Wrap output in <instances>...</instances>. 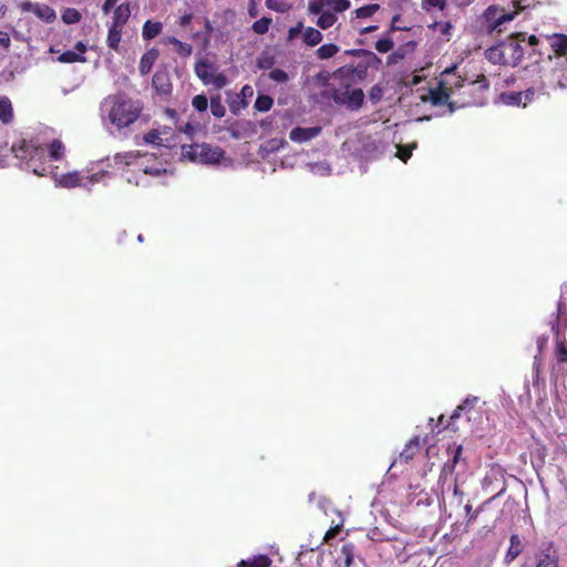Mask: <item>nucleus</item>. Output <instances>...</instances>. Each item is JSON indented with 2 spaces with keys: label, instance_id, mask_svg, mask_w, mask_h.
Masks as SVG:
<instances>
[{
  "label": "nucleus",
  "instance_id": "obj_34",
  "mask_svg": "<svg viewBox=\"0 0 567 567\" xmlns=\"http://www.w3.org/2000/svg\"><path fill=\"white\" fill-rule=\"evenodd\" d=\"M354 545L352 543L343 544L341 547V555L343 557L344 567H351L354 559Z\"/></svg>",
  "mask_w": 567,
  "mask_h": 567
},
{
  "label": "nucleus",
  "instance_id": "obj_35",
  "mask_svg": "<svg viewBox=\"0 0 567 567\" xmlns=\"http://www.w3.org/2000/svg\"><path fill=\"white\" fill-rule=\"evenodd\" d=\"M61 18L65 24H74L81 21L82 16L79 10L74 8H66L62 12Z\"/></svg>",
  "mask_w": 567,
  "mask_h": 567
},
{
  "label": "nucleus",
  "instance_id": "obj_15",
  "mask_svg": "<svg viewBox=\"0 0 567 567\" xmlns=\"http://www.w3.org/2000/svg\"><path fill=\"white\" fill-rule=\"evenodd\" d=\"M131 17V6L128 2L121 3L113 11L112 23L115 27H124Z\"/></svg>",
  "mask_w": 567,
  "mask_h": 567
},
{
  "label": "nucleus",
  "instance_id": "obj_4",
  "mask_svg": "<svg viewBox=\"0 0 567 567\" xmlns=\"http://www.w3.org/2000/svg\"><path fill=\"white\" fill-rule=\"evenodd\" d=\"M566 306L563 301L557 305L556 319L550 322L551 331L555 334L554 359L556 361L554 370L567 372V341L561 330L567 329V319L565 318Z\"/></svg>",
  "mask_w": 567,
  "mask_h": 567
},
{
  "label": "nucleus",
  "instance_id": "obj_59",
  "mask_svg": "<svg viewBox=\"0 0 567 567\" xmlns=\"http://www.w3.org/2000/svg\"><path fill=\"white\" fill-rule=\"evenodd\" d=\"M0 45L3 48H9L10 45V38L7 32L0 31Z\"/></svg>",
  "mask_w": 567,
  "mask_h": 567
},
{
  "label": "nucleus",
  "instance_id": "obj_60",
  "mask_svg": "<svg viewBox=\"0 0 567 567\" xmlns=\"http://www.w3.org/2000/svg\"><path fill=\"white\" fill-rule=\"evenodd\" d=\"M547 341H548V338L545 337V336H542V337L537 338L536 342H537V348H538L539 354L543 352L544 348L546 347Z\"/></svg>",
  "mask_w": 567,
  "mask_h": 567
},
{
  "label": "nucleus",
  "instance_id": "obj_43",
  "mask_svg": "<svg viewBox=\"0 0 567 567\" xmlns=\"http://www.w3.org/2000/svg\"><path fill=\"white\" fill-rule=\"evenodd\" d=\"M416 147V144L399 145L396 156L404 163L412 156V151Z\"/></svg>",
  "mask_w": 567,
  "mask_h": 567
},
{
  "label": "nucleus",
  "instance_id": "obj_8",
  "mask_svg": "<svg viewBox=\"0 0 567 567\" xmlns=\"http://www.w3.org/2000/svg\"><path fill=\"white\" fill-rule=\"evenodd\" d=\"M195 73L204 84H213L217 89H221L227 84V78L223 73H218L215 65L208 60H200L195 64Z\"/></svg>",
  "mask_w": 567,
  "mask_h": 567
},
{
  "label": "nucleus",
  "instance_id": "obj_39",
  "mask_svg": "<svg viewBox=\"0 0 567 567\" xmlns=\"http://www.w3.org/2000/svg\"><path fill=\"white\" fill-rule=\"evenodd\" d=\"M501 100L507 105H522L523 93L519 92H504L501 94Z\"/></svg>",
  "mask_w": 567,
  "mask_h": 567
},
{
  "label": "nucleus",
  "instance_id": "obj_25",
  "mask_svg": "<svg viewBox=\"0 0 567 567\" xmlns=\"http://www.w3.org/2000/svg\"><path fill=\"white\" fill-rule=\"evenodd\" d=\"M122 27H115L111 24L107 32L106 43L109 48L116 52L120 50V43L122 40Z\"/></svg>",
  "mask_w": 567,
  "mask_h": 567
},
{
  "label": "nucleus",
  "instance_id": "obj_37",
  "mask_svg": "<svg viewBox=\"0 0 567 567\" xmlns=\"http://www.w3.org/2000/svg\"><path fill=\"white\" fill-rule=\"evenodd\" d=\"M58 61L60 63H75V62H85L86 59L84 55L79 54L73 51H65L58 56Z\"/></svg>",
  "mask_w": 567,
  "mask_h": 567
},
{
  "label": "nucleus",
  "instance_id": "obj_52",
  "mask_svg": "<svg viewBox=\"0 0 567 567\" xmlns=\"http://www.w3.org/2000/svg\"><path fill=\"white\" fill-rule=\"evenodd\" d=\"M471 84H478L481 90H487L489 87V82L484 74H481L476 78L475 81H472Z\"/></svg>",
  "mask_w": 567,
  "mask_h": 567
},
{
  "label": "nucleus",
  "instance_id": "obj_33",
  "mask_svg": "<svg viewBox=\"0 0 567 567\" xmlns=\"http://www.w3.org/2000/svg\"><path fill=\"white\" fill-rule=\"evenodd\" d=\"M209 107L212 114L217 118H221L226 114V109L221 102L220 95L210 99Z\"/></svg>",
  "mask_w": 567,
  "mask_h": 567
},
{
  "label": "nucleus",
  "instance_id": "obj_51",
  "mask_svg": "<svg viewBox=\"0 0 567 567\" xmlns=\"http://www.w3.org/2000/svg\"><path fill=\"white\" fill-rule=\"evenodd\" d=\"M482 508H483V505L481 507H478L475 512H472V505L467 504L465 506V511H466L467 516H468L467 523L475 522L477 519V515L482 511Z\"/></svg>",
  "mask_w": 567,
  "mask_h": 567
},
{
  "label": "nucleus",
  "instance_id": "obj_47",
  "mask_svg": "<svg viewBox=\"0 0 567 567\" xmlns=\"http://www.w3.org/2000/svg\"><path fill=\"white\" fill-rule=\"evenodd\" d=\"M144 142L153 145H161L162 138L159 137V132L157 130H151L144 135Z\"/></svg>",
  "mask_w": 567,
  "mask_h": 567
},
{
  "label": "nucleus",
  "instance_id": "obj_26",
  "mask_svg": "<svg viewBox=\"0 0 567 567\" xmlns=\"http://www.w3.org/2000/svg\"><path fill=\"white\" fill-rule=\"evenodd\" d=\"M323 39L322 33L312 27H307L302 33V41L309 47L319 44Z\"/></svg>",
  "mask_w": 567,
  "mask_h": 567
},
{
  "label": "nucleus",
  "instance_id": "obj_9",
  "mask_svg": "<svg viewBox=\"0 0 567 567\" xmlns=\"http://www.w3.org/2000/svg\"><path fill=\"white\" fill-rule=\"evenodd\" d=\"M533 565L526 561L522 567H558L559 555L553 543L544 544L533 556Z\"/></svg>",
  "mask_w": 567,
  "mask_h": 567
},
{
  "label": "nucleus",
  "instance_id": "obj_36",
  "mask_svg": "<svg viewBox=\"0 0 567 567\" xmlns=\"http://www.w3.org/2000/svg\"><path fill=\"white\" fill-rule=\"evenodd\" d=\"M274 105V100L271 96L266 94H260L257 96L255 101V109L259 112H267L269 111Z\"/></svg>",
  "mask_w": 567,
  "mask_h": 567
},
{
  "label": "nucleus",
  "instance_id": "obj_21",
  "mask_svg": "<svg viewBox=\"0 0 567 567\" xmlns=\"http://www.w3.org/2000/svg\"><path fill=\"white\" fill-rule=\"evenodd\" d=\"M430 100L433 105H444L449 103L450 92L441 82L439 87L430 90Z\"/></svg>",
  "mask_w": 567,
  "mask_h": 567
},
{
  "label": "nucleus",
  "instance_id": "obj_63",
  "mask_svg": "<svg viewBox=\"0 0 567 567\" xmlns=\"http://www.w3.org/2000/svg\"><path fill=\"white\" fill-rule=\"evenodd\" d=\"M378 30V25H369L360 30V34H368Z\"/></svg>",
  "mask_w": 567,
  "mask_h": 567
},
{
  "label": "nucleus",
  "instance_id": "obj_46",
  "mask_svg": "<svg viewBox=\"0 0 567 567\" xmlns=\"http://www.w3.org/2000/svg\"><path fill=\"white\" fill-rule=\"evenodd\" d=\"M268 78L277 83H286L289 81V75L281 69H274L269 72Z\"/></svg>",
  "mask_w": 567,
  "mask_h": 567
},
{
  "label": "nucleus",
  "instance_id": "obj_45",
  "mask_svg": "<svg viewBox=\"0 0 567 567\" xmlns=\"http://www.w3.org/2000/svg\"><path fill=\"white\" fill-rule=\"evenodd\" d=\"M193 107L198 112H205L208 107V100L205 94H197L192 100Z\"/></svg>",
  "mask_w": 567,
  "mask_h": 567
},
{
  "label": "nucleus",
  "instance_id": "obj_40",
  "mask_svg": "<svg viewBox=\"0 0 567 567\" xmlns=\"http://www.w3.org/2000/svg\"><path fill=\"white\" fill-rule=\"evenodd\" d=\"M477 398L474 396V398H466L462 404H460L455 410L454 412L452 413V415L450 416V420L451 422H454L455 420H457L460 416H461V412L463 410H465L467 406H473L477 403Z\"/></svg>",
  "mask_w": 567,
  "mask_h": 567
},
{
  "label": "nucleus",
  "instance_id": "obj_6",
  "mask_svg": "<svg viewBox=\"0 0 567 567\" xmlns=\"http://www.w3.org/2000/svg\"><path fill=\"white\" fill-rule=\"evenodd\" d=\"M11 152L14 157L25 162L29 168H32L33 173L42 176L43 173L37 167H33L32 163L39 161L43 162L45 158V150L41 145H37L32 141L21 140L14 143L11 147Z\"/></svg>",
  "mask_w": 567,
  "mask_h": 567
},
{
  "label": "nucleus",
  "instance_id": "obj_44",
  "mask_svg": "<svg viewBox=\"0 0 567 567\" xmlns=\"http://www.w3.org/2000/svg\"><path fill=\"white\" fill-rule=\"evenodd\" d=\"M374 47L378 52L388 53L393 49L394 42L390 37H386L378 40Z\"/></svg>",
  "mask_w": 567,
  "mask_h": 567
},
{
  "label": "nucleus",
  "instance_id": "obj_20",
  "mask_svg": "<svg viewBox=\"0 0 567 567\" xmlns=\"http://www.w3.org/2000/svg\"><path fill=\"white\" fill-rule=\"evenodd\" d=\"M84 177L76 171L62 174L58 178V184L64 188H74L82 185Z\"/></svg>",
  "mask_w": 567,
  "mask_h": 567
},
{
  "label": "nucleus",
  "instance_id": "obj_22",
  "mask_svg": "<svg viewBox=\"0 0 567 567\" xmlns=\"http://www.w3.org/2000/svg\"><path fill=\"white\" fill-rule=\"evenodd\" d=\"M158 58V51L155 49H152L144 53L140 61V72L142 75H145L151 72L156 59Z\"/></svg>",
  "mask_w": 567,
  "mask_h": 567
},
{
  "label": "nucleus",
  "instance_id": "obj_7",
  "mask_svg": "<svg viewBox=\"0 0 567 567\" xmlns=\"http://www.w3.org/2000/svg\"><path fill=\"white\" fill-rule=\"evenodd\" d=\"M186 155L192 161H197L203 164H218L225 156V151L218 146L210 144L190 145L186 151Z\"/></svg>",
  "mask_w": 567,
  "mask_h": 567
},
{
  "label": "nucleus",
  "instance_id": "obj_55",
  "mask_svg": "<svg viewBox=\"0 0 567 567\" xmlns=\"http://www.w3.org/2000/svg\"><path fill=\"white\" fill-rule=\"evenodd\" d=\"M267 8L277 11V12H284L285 8L278 2V0H266Z\"/></svg>",
  "mask_w": 567,
  "mask_h": 567
},
{
  "label": "nucleus",
  "instance_id": "obj_17",
  "mask_svg": "<svg viewBox=\"0 0 567 567\" xmlns=\"http://www.w3.org/2000/svg\"><path fill=\"white\" fill-rule=\"evenodd\" d=\"M551 50L557 56H567V35L554 33L548 37Z\"/></svg>",
  "mask_w": 567,
  "mask_h": 567
},
{
  "label": "nucleus",
  "instance_id": "obj_10",
  "mask_svg": "<svg viewBox=\"0 0 567 567\" xmlns=\"http://www.w3.org/2000/svg\"><path fill=\"white\" fill-rule=\"evenodd\" d=\"M523 41H525L524 33H514L507 40L502 41L505 50L506 65L517 66L520 63L524 56V49L520 44Z\"/></svg>",
  "mask_w": 567,
  "mask_h": 567
},
{
  "label": "nucleus",
  "instance_id": "obj_5",
  "mask_svg": "<svg viewBox=\"0 0 567 567\" xmlns=\"http://www.w3.org/2000/svg\"><path fill=\"white\" fill-rule=\"evenodd\" d=\"M527 0H508L507 2L513 6V10H506L499 6H489L484 11V19L486 21V28L489 33H502L501 27L512 21L516 14L527 6L524 4Z\"/></svg>",
  "mask_w": 567,
  "mask_h": 567
},
{
  "label": "nucleus",
  "instance_id": "obj_54",
  "mask_svg": "<svg viewBox=\"0 0 567 567\" xmlns=\"http://www.w3.org/2000/svg\"><path fill=\"white\" fill-rule=\"evenodd\" d=\"M106 175H107V172L101 169L96 173H93V174L86 176V178L90 181V183H97V182L102 181V178Z\"/></svg>",
  "mask_w": 567,
  "mask_h": 567
},
{
  "label": "nucleus",
  "instance_id": "obj_41",
  "mask_svg": "<svg viewBox=\"0 0 567 567\" xmlns=\"http://www.w3.org/2000/svg\"><path fill=\"white\" fill-rule=\"evenodd\" d=\"M447 6V0H421V7L425 11H430L433 8H437L444 11Z\"/></svg>",
  "mask_w": 567,
  "mask_h": 567
},
{
  "label": "nucleus",
  "instance_id": "obj_50",
  "mask_svg": "<svg viewBox=\"0 0 567 567\" xmlns=\"http://www.w3.org/2000/svg\"><path fill=\"white\" fill-rule=\"evenodd\" d=\"M341 530V527L339 525L334 526V527H330L324 536H323V542L326 543H329L331 539H333Z\"/></svg>",
  "mask_w": 567,
  "mask_h": 567
},
{
  "label": "nucleus",
  "instance_id": "obj_30",
  "mask_svg": "<svg viewBox=\"0 0 567 567\" xmlns=\"http://www.w3.org/2000/svg\"><path fill=\"white\" fill-rule=\"evenodd\" d=\"M380 10V4L378 3H371L363 7H360L353 11L355 18L358 19H367L372 17L374 13H377Z\"/></svg>",
  "mask_w": 567,
  "mask_h": 567
},
{
  "label": "nucleus",
  "instance_id": "obj_24",
  "mask_svg": "<svg viewBox=\"0 0 567 567\" xmlns=\"http://www.w3.org/2000/svg\"><path fill=\"white\" fill-rule=\"evenodd\" d=\"M140 157V154L137 152H125V153H117L114 155V165L118 169H123L124 167L131 165L136 161V158Z\"/></svg>",
  "mask_w": 567,
  "mask_h": 567
},
{
  "label": "nucleus",
  "instance_id": "obj_13",
  "mask_svg": "<svg viewBox=\"0 0 567 567\" xmlns=\"http://www.w3.org/2000/svg\"><path fill=\"white\" fill-rule=\"evenodd\" d=\"M320 126L312 127H295L291 130L289 137L292 142L303 143L317 137L321 133Z\"/></svg>",
  "mask_w": 567,
  "mask_h": 567
},
{
  "label": "nucleus",
  "instance_id": "obj_61",
  "mask_svg": "<svg viewBox=\"0 0 567 567\" xmlns=\"http://www.w3.org/2000/svg\"><path fill=\"white\" fill-rule=\"evenodd\" d=\"M303 28L302 22H299L296 27L289 29V39H293L298 33H300Z\"/></svg>",
  "mask_w": 567,
  "mask_h": 567
},
{
  "label": "nucleus",
  "instance_id": "obj_16",
  "mask_svg": "<svg viewBox=\"0 0 567 567\" xmlns=\"http://www.w3.org/2000/svg\"><path fill=\"white\" fill-rule=\"evenodd\" d=\"M421 450L420 436H413L404 446L399 455V461L408 463L411 461L416 453Z\"/></svg>",
  "mask_w": 567,
  "mask_h": 567
},
{
  "label": "nucleus",
  "instance_id": "obj_57",
  "mask_svg": "<svg viewBox=\"0 0 567 567\" xmlns=\"http://www.w3.org/2000/svg\"><path fill=\"white\" fill-rule=\"evenodd\" d=\"M194 16L193 13L190 12H186L185 14H183L179 19H178V24L183 28L187 27L192 20H193Z\"/></svg>",
  "mask_w": 567,
  "mask_h": 567
},
{
  "label": "nucleus",
  "instance_id": "obj_53",
  "mask_svg": "<svg viewBox=\"0 0 567 567\" xmlns=\"http://www.w3.org/2000/svg\"><path fill=\"white\" fill-rule=\"evenodd\" d=\"M523 93V100H522V105L523 106H526V104L528 102H532L534 96H535V90L534 89H527L525 90Z\"/></svg>",
  "mask_w": 567,
  "mask_h": 567
},
{
  "label": "nucleus",
  "instance_id": "obj_62",
  "mask_svg": "<svg viewBox=\"0 0 567 567\" xmlns=\"http://www.w3.org/2000/svg\"><path fill=\"white\" fill-rule=\"evenodd\" d=\"M74 49L80 52V54L83 55V53L86 52L87 48H86V44L83 43L82 41H79L75 45H74Z\"/></svg>",
  "mask_w": 567,
  "mask_h": 567
},
{
  "label": "nucleus",
  "instance_id": "obj_48",
  "mask_svg": "<svg viewBox=\"0 0 567 567\" xmlns=\"http://www.w3.org/2000/svg\"><path fill=\"white\" fill-rule=\"evenodd\" d=\"M383 90L380 85L375 84L369 91V97L373 103H378L382 97Z\"/></svg>",
  "mask_w": 567,
  "mask_h": 567
},
{
  "label": "nucleus",
  "instance_id": "obj_14",
  "mask_svg": "<svg viewBox=\"0 0 567 567\" xmlns=\"http://www.w3.org/2000/svg\"><path fill=\"white\" fill-rule=\"evenodd\" d=\"M524 545L517 534L511 535L509 547L505 554L504 561L509 565L513 563L523 551Z\"/></svg>",
  "mask_w": 567,
  "mask_h": 567
},
{
  "label": "nucleus",
  "instance_id": "obj_32",
  "mask_svg": "<svg viewBox=\"0 0 567 567\" xmlns=\"http://www.w3.org/2000/svg\"><path fill=\"white\" fill-rule=\"evenodd\" d=\"M49 155L52 161H60L64 156V145L60 140H53L50 143Z\"/></svg>",
  "mask_w": 567,
  "mask_h": 567
},
{
  "label": "nucleus",
  "instance_id": "obj_18",
  "mask_svg": "<svg viewBox=\"0 0 567 567\" xmlns=\"http://www.w3.org/2000/svg\"><path fill=\"white\" fill-rule=\"evenodd\" d=\"M485 58L493 64L506 65V56L503 42L488 48L485 51Z\"/></svg>",
  "mask_w": 567,
  "mask_h": 567
},
{
  "label": "nucleus",
  "instance_id": "obj_29",
  "mask_svg": "<svg viewBox=\"0 0 567 567\" xmlns=\"http://www.w3.org/2000/svg\"><path fill=\"white\" fill-rule=\"evenodd\" d=\"M339 52V47L334 43H327L321 45L316 54L320 60H327L334 56Z\"/></svg>",
  "mask_w": 567,
  "mask_h": 567
},
{
  "label": "nucleus",
  "instance_id": "obj_56",
  "mask_svg": "<svg viewBox=\"0 0 567 567\" xmlns=\"http://www.w3.org/2000/svg\"><path fill=\"white\" fill-rule=\"evenodd\" d=\"M178 131L183 132L190 138H193V136L195 134V127L190 123H186L184 126H179Z\"/></svg>",
  "mask_w": 567,
  "mask_h": 567
},
{
  "label": "nucleus",
  "instance_id": "obj_11",
  "mask_svg": "<svg viewBox=\"0 0 567 567\" xmlns=\"http://www.w3.org/2000/svg\"><path fill=\"white\" fill-rule=\"evenodd\" d=\"M22 12H32L37 18L45 23H52L56 19V13L53 8L45 3L31 2L30 0L22 1L19 4Z\"/></svg>",
  "mask_w": 567,
  "mask_h": 567
},
{
  "label": "nucleus",
  "instance_id": "obj_23",
  "mask_svg": "<svg viewBox=\"0 0 567 567\" xmlns=\"http://www.w3.org/2000/svg\"><path fill=\"white\" fill-rule=\"evenodd\" d=\"M13 117V107L10 99L6 95L0 96V121L3 124H10Z\"/></svg>",
  "mask_w": 567,
  "mask_h": 567
},
{
  "label": "nucleus",
  "instance_id": "obj_49",
  "mask_svg": "<svg viewBox=\"0 0 567 567\" xmlns=\"http://www.w3.org/2000/svg\"><path fill=\"white\" fill-rule=\"evenodd\" d=\"M462 452H463L462 445L454 446L451 464H447V466H450L451 470H453L455 467V465L458 463Z\"/></svg>",
  "mask_w": 567,
  "mask_h": 567
},
{
  "label": "nucleus",
  "instance_id": "obj_38",
  "mask_svg": "<svg viewBox=\"0 0 567 567\" xmlns=\"http://www.w3.org/2000/svg\"><path fill=\"white\" fill-rule=\"evenodd\" d=\"M271 22H272L271 18L262 17L261 19H259L252 23L251 29L256 34L261 35V34H265L268 32Z\"/></svg>",
  "mask_w": 567,
  "mask_h": 567
},
{
  "label": "nucleus",
  "instance_id": "obj_1",
  "mask_svg": "<svg viewBox=\"0 0 567 567\" xmlns=\"http://www.w3.org/2000/svg\"><path fill=\"white\" fill-rule=\"evenodd\" d=\"M368 64L343 65L332 74L339 81V87L330 86L322 92V96L331 99L336 104L346 106L348 110L358 111L364 101V93L361 89H351L358 81L367 76Z\"/></svg>",
  "mask_w": 567,
  "mask_h": 567
},
{
  "label": "nucleus",
  "instance_id": "obj_3",
  "mask_svg": "<svg viewBox=\"0 0 567 567\" xmlns=\"http://www.w3.org/2000/svg\"><path fill=\"white\" fill-rule=\"evenodd\" d=\"M350 7V0H309L308 14L319 16L317 25L327 30L337 22V13L344 12Z\"/></svg>",
  "mask_w": 567,
  "mask_h": 567
},
{
  "label": "nucleus",
  "instance_id": "obj_28",
  "mask_svg": "<svg viewBox=\"0 0 567 567\" xmlns=\"http://www.w3.org/2000/svg\"><path fill=\"white\" fill-rule=\"evenodd\" d=\"M346 54L352 55V56H364L368 60V64L370 63H380V58L372 51L365 50V49H351L347 50Z\"/></svg>",
  "mask_w": 567,
  "mask_h": 567
},
{
  "label": "nucleus",
  "instance_id": "obj_19",
  "mask_svg": "<svg viewBox=\"0 0 567 567\" xmlns=\"http://www.w3.org/2000/svg\"><path fill=\"white\" fill-rule=\"evenodd\" d=\"M272 564V560L267 555H255L251 557H248L247 559H241L237 567H270Z\"/></svg>",
  "mask_w": 567,
  "mask_h": 567
},
{
  "label": "nucleus",
  "instance_id": "obj_2",
  "mask_svg": "<svg viewBox=\"0 0 567 567\" xmlns=\"http://www.w3.org/2000/svg\"><path fill=\"white\" fill-rule=\"evenodd\" d=\"M107 103L111 104L109 120L117 128L128 127L140 117L143 111L141 101L133 100L125 94L110 96Z\"/></svg>",
  "mask_w": 567,
  "mask_h": 567
},
{
  "label": "nucleus",
  "instance_id": "obj_42",
  "mask_svg": "<svg viewBox=\"0 0 567 567\" xmlns=\"http://www.w3.org/2000/svg\"><path fill=\"white\" fill-rule=\"evenodd\" d=\"M276 63V59L274 55H270V54H266V53H262L258 59H257V66L260 69V70H270L272 69V66L275 65Z\"/></svg>",
  "mask_w": 567,
  "mask_h": 567
},
{
  "label": "nucleus",
  "instance_id": "obj_58",
  "mask_svg": "<svg viewBox=\"0 0 567 567\" xmlns=\"http://www.w3.org/2000/svg\"><path fill=\"white\" fill-rule=\"evenodd\" d=\"M404 58V52L402 51V49H399L396 50L395 52H393L391 55H389L388 58V63H393L395 62L398 59H403Z\"/></svg>",
  "mask_w": 567,
  "mask_h": 567
},
{
  "label": "nucleus",
  "instance_id": "obj_27",
  "mask_svg": "<svg viewBox=\"0 0 567 567\" xmlns=\"http://www.w3.org/2000/svg\"><path fill=\"white\" fill-rule=\"evenodd\" d=\"M163 25L158 21L147 20L142 29V35L145 40H152L162 32Z\"/></svg>",
  "mask_w": 567,
  "mask_h": 567
},
{
  "label": "nucleus",
  "instance_id": "obj_64",
  "mask_svg": "<svg viewBox=\"0 0 567 567\" xmlns=\"http://www.w3.org/2000/svg\"><path fill=\"white\" fill-rule=\"evenodd\" d=\"M452 29V23L451 22H444L442 23V33L443 34H449L450 33V30Z\"/></svg>",
  "mask_w": 567,
  "mask_h": 567
},
{
  "label": "nucleus",
  "instance_id": "obj_31",
  "mask_svg": "<svg viewBox=\"0 0 567 567\" xmlns=\"http://www.w3.org/2000/svg\"><path fill=\"white\" fill-rule=\"evenodd\" d=\"M169 43L174 45L176 53L183 58L189 56L193 52V48L189 43L183 42L174 37L169 39Z\"/></svg>",
  "mask_w": 567,
  "mask_h": 567
},
{
  "label": "nucleus",
  "instance_id": "obj_12",
  "mask_svg": "<svg viewBox=\"0 0 567 567\" xmlns=\"http://www.w3.org/2000/svg\"><path fill=\"white\" fill-rule=\"evenodd\" d=\"M152 87L158 95H169L172 93V82L166 70H158L152 79Z\"/></svg>",
  "mask_w": 567,
  "mask_h": 567
}]
</instances>
